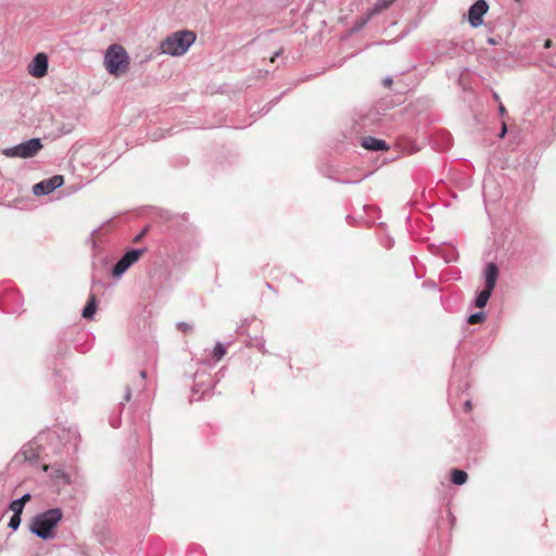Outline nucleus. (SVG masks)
I'll list each match as a JSON object with an SVG mask.
<instances>
[{
  "mask_svg": "<svg viewBox=\"0 0 556 556\" xmlns=\"http://www.w3.org/2000/svg\"><path fill=\"white\" fill-rule=\"evenodd\" d=\"M77 432L65 429H48L38 433L31 441L26 443L21 452L15 455V460L40 464L42 469L49 473L56 484H71L72 477L59 465H48L45 459L50 455L62 453L63 448L71 442L76 445Z\"/></svg>",
  "mask_w": 556,
  "mask_h": 556,
  "instance_id": "1",
  "label": "nucleus"
},
{
  "mask_svg": "<svg viewBox=\"0 0 556 556\" xmlns=\"http://www.w3.org/2000/svg\"><path fill=\"white\" fill-rule=\"evenodd\" d=\"M197 36L191 30H177L169 34L160 43L161 53L170 56H181L194 43Z\"/></svg>",
  "mask_w": 556,
  "mask_h": 556,
  "instance_id": "2",
  "label": "nucleus"
},
{
  "mask_svg": "<svg viewBox=\"0 0 556 556\" xmlns=\"http://www.w3.org/2000/svg\"><path fill=\"white\" fill-rule=\"evenodd\" d=\"M63 513L60 508H51L38 514L31 519L30 531L40 539H53V529L61 521Z\"/></svg>",
  "mask_w": 556,
  "mask_h": 556,
  "instance_id": "3",
  "label": "nucleus"
},
{
  "mask_svg": "<svg viewBox=\"0 0 556 556\" xmlns=\"http://www.w3.org/2000/svg\"><path fill=\"white\" fill-rule=\"evenodd\" d=\"M129 64V56L126 50L117 43L111 45L104 55L105 70L114 76L124 73Z\"/></svg>",
  "mask_w": 556,
  "mask_h": 556,
  "instance_id": "4",
  "label": "nucleus"
},
{
  "mask_svg": "<svg viewBox=\"0 0 556 556\" xmlns=\"http://www.w3.org/2000/svg\"><path fill=\"white\" fill-rule=\"evenodd\" d=\"M391 143L389 144L388 141H361L362 147L369 151H384L393 147L401 154H413L422 149V144H419L418 141H391Z\"/></svg>",
  "mask_w": 556,
  "mask_h": 556,
  "instance_id": "5",
  "label": "nucleus"
},
{
  "mask_svg": "<svg viewBox=\"0 0 556 556\" xmlns=\"http://www.w3.org/2000/svg\"><path fill=\"white\" fill-rule=\"evenodd\" d=\"M42 148L41 141H24L13 148L2 150V154L10 157H31Z\"/></svg>",
  "mask_w": 556,
  "mask_h": 556,
  "instance_id": "6",
  "label": "nucleus"
},
{
  "mask_svg": "<svg viewBox=\"0 0 556 556\" xmlns=\"http://www.w3.org/2000/svg\"><path fill=\"white\" fill-rule=\"evenodd\" d=\"M143 252V249H131L127 251L114 265L112 276L117 279L121 278L122 275L139 260Z\"/></svg>",
  "mask_w": 556,
  "mask_h": 556,
  "instance_id": "7",
  "label": "nucleus"
},
{
  "mask_svg": "<svg viewBox=\"0 0 556 556\" xmlns=\"http://www.w3.org/2000/svg\"><path fill=\"white\" fill-rule=\"evenodd\" d=\"M64 184L62 175H54L43 179L33 186V193L37 197L47 195L60 188Z\"/></svg>",
  "mask_w": 556,
  "mask_h": 556,
  "instance_id": "8",
  "label": "nucleus"
},
{
  "mask_svg": "<svg viewBox=\"0 0 556 556\" xmlns=\"http://www.w3.org/2000/svg\"><path fill=\"white\" fill-rule=\"evenodd\" d=\"M489 10L485 0H477L468 10V22L471 27H479L483 23V16Z\"/></svg>",
  "mask_w": 556,
  "mask_h": 556,
  "instance_id": "9",
  "label": "nucleus"
},
{
  "mask_svg": "<svg viewBox=\"0 0 556 556\" xmlns=\"http://www.w3.org/2000/svg\"><path fill=\"white\" fill-rule=\"evenodd\" d=\"M353 128L364 129L379 121L378 112L375 110L356 111L352 115Z\"/></svg>",
  "mask_w": 556,
  "mask_h": 556,
  "instance_id": "10",
  "label": "nucleus"
},
{
  "mask_svg": "<svg viewBox=\"0 0 556 556\" xmlns=\"http://www.w3.org/2000/svg\"><path fill=\"white\" fill-rule=\"evenodd\" d=\"M48 72V56L45 53H38L28 64V73L36 78L43 77Z\"/></svg>",
  "mask_w": 556,
  "mask_h": 556,
  "instance_id": "11",
  "label": "nucleus"
},
{
  "mask_svg": "<svg viewBox=\"0 0 556 556\" xmlns=\"http://www.w3.org/2000/svg\"><path fill=\"white\" fill-rule=\"evenodd\" d=\"M483 275H484L485 289L493 291L496 286V280L498 277L497 266L494 263H489L484 268Z\"/></svg>",
  "mask_w": 556,
  "mask_h": 556,
  "instance_id": "12",
  "label": "nucleus"
},
{
  "mask_svg": "<svg viewBox=\"0 0 556 556\" xmlns=\"http://www.w3.org/2000/svg\"><path fill=\"white\" fill-rule=\"evenodd\" d=\"M97 311V298L93 293L89 295L88 302L83 309L81 316L85 319H91Z\"/></svg>",
  "mask_w": 556,
  "mask_h": 556,
  "instance_id": "13",
  "label": "nucleus"
},
{
  "mask_svg": "<svg viewBox=\"0 0 556 556\" xmlns=\"http://www.w3.org/2000/svg\"><path fill=\"white\" fill-rule=\"evenodd\" d=\"M396 0H377L371 9L368 11L372 15H377L388 10Z\"/></svg>",
  "mask_w": 556,
  "mask_h": 556,
  "instance_id": "14",
  "label": "nucleus"
},
{
  "mask_svg": "<svg viewBox=\"0 0 556 556\" xmlns=\"http://www.w3.org/2000/svg\"><path fill=\"white\" fill-rule=\"evenodd\" d=\"M30 498V495L27 493V494H24L23 496H21L20 498L17 500H14L11 504H10V509L13 511V514H16V515H21L22 511H23V508H24V505L25 503Z\"/></svg>",
  "mask_w": 556,
  "mask_h": 556,
  "instance_id": "15",
  "label": "nucleus"
},
{
  "mask_svg": "<svg viewBox=\"0 0 556 556\" xmlns=\"http://www.w3.org/2000/svg\"><path fill=\"white\" fill-rule=\"evenodd\" d=\"M491 294H492V291L489 289H485V288L482 291H480L476 296V301H475L476 306L479 308H483L486 305Z\"/></svg>",
  "mask_w": 556,
  "mask_h": 556,
  "instance_id": "16",
  "label": "nucleus"
},
{
  "mask_svg": "<svg viewBox=\"0 0 556 556\" xmlns=\"http://www.w3.org/2000/svg\"><path fill=\"white\" fill-rule=\"evenodd\" d=\"M467 473L464 470L453 469L451 471V480L456 485H462L467 481Z\"/></svg>",
  "mask_w": 556,
  "mask_h": 556,
  "instance_id": "17",
  "label": "nucleus"
},
{
  "mask_svg": "<svg viewBox=\"0 0 556 556\" xmlns=\"http://www.w3.org/2000/svg\"><path fill=\"white\" fill-rule=\"evenodd\" d=\"M226 354V348L220 343L217 342L212 351V357L215 362H218L223 358V356Z\"/></svg>",
  "mask_w": 556,
  "mask_h": 556,
  "instance_id": "18",
  "label": "nucleus"
},
{
  "mask_svg": "<svg viewBox=\"0 0 556 556\" xmlns=\"http://www.w3.org/2000/svg\"><path fill=\"white\" fill-rule=\"evenodd\" d=\"M249 346H255L261 352L265 353V340L263 337H256L251 339L248 343Z\"/></svg>",
  "mask_w": 556,
  "mask_h": 556,
  "instance_id": "19",
  "label": "nucleus"
},
{
  "mask_svg": "<svg viewBox=\"0 0 556 556\" xmlns=\"http://www.w3.org/2000/svg\"><path fill=\"white\" fill-rule=\"evenodd\" d=\"M484 319H485V314L483 312H477V313L471 314L467 318V321L470 325H475V324L482 323Z\"/></svg>",
  "mask_w": 556,
  "mask_h": 556,
  "instance_id": "20",
  "label": "nucleus"
},
{
  "mask_svg": "<svg viewBox=\"0 0 556 556\" xmlns=\"http://www.w3.org/2000/svg\"><path fill=\"white\" fill-rule=\"evenodd\" d=\"M374 15L370 14V12L368 11L367 14L362 17L359 21L356 22V25L354 26V30L355 31H358L361 30L367 23L368 21Z\"/></svg>",
  "mask_w": 556,
  "mask_h": 556,
  "instance_id": "21",
  "label": "nucleus"
},
{
  "mask_svg": "<svg viewBox=\"0 0 556 556\" xmlns=\"http://www.w3.org/2000/svg\"><path fill=\"white\" fill-rule=\"evenodd\" d=\"M21 525V515L13 514L10 518L8 527L11 528L13 531L17 530V528Z\"/></svg>",
  "mask_w": 556,
  "mask_h": 556,
  "instance_id": "22",
  "label": "nucleus"
},
{
  "mask_svg": "<svg viewBox=\"0 0 556 556\" xmlns=\"http://www.w3.org/2000/svg\"><path fill=\"white\" fill-rule=\"evenodd\" d=\"M457 52H458V45L455 42H448V48L446 50V54L450 58H453L457 54Z\"/></svg>",
  "mask_w": 556,
  "mask_h": 556,
  "instance_id": "23",
  "label": "nucleus"
},
{
  "mask_svg": "<svg viewBox=\"0 0 556 556\" xmlns=\"http://www.w3.org/2000/svg\"><path fill=\"white\" fill-rule=\"evenodd\" d=\"M130 397H131V391H130V389L127 387V388H126V391H125L124 400H125L126 402H128V401L130 400Z\"/></svg>",
  "mask_w": 556,
  "mask_h": 556,
  "instance_id": "24",
  "label": "nucleus"
},
{
  "mask_svg": "<svg viewBox=\"0 0 556 556\" xmlns=\"http://www.w3.org/2000/svg\"><path fill=\"white\" fill-rule=\"evenodd\" d=\"M464 408L466 412H470L471 408H472V404H471V401L467 400L465 403H464Z\"/></svg>",
  "mask_w": 556,
  "mask_h": 556,
  "instance_id": "25",
  "label": "nucleus"
},
{
  "mask_svg": "<svg viewBox=\"0 0 556 556\" xmlns=\"http://www.w3.org/2000/svg\"><path fill=\"white\" fill-rule=\"evenodd\" d=\"M178 328L181 329L182 331H187L190 329V326L188 324H185V323H179L178 324Z\"/></svg>",
  "mask_w": 556,
  "mask_h": 556,
  "instance_id": "26",
  "label": "nucleus"
},
{
  "mask_svg": "<svg viewBox=\"0 0 556 556\" xmlns=\"http://www.w3.org/2000/svg\"><path fill=\"white\" fill-rule=\"evenodd\" d=\"M391 84H392V78H391V77H386V78L383 79V85H384L386 87H390V86H391Z\"/></svg>",
  "mask_w": 556,
  "mask_h": 556,
  "instance_id": "27",
  "label": "nucleus"
},
{
  "mask_svg": "<svg viewBox=\"0 0 556 556\" xmlns=\"http://www.w3.org/2000/svg\"><path fill=\"white\" fill-rule=\"evenodd\" d=\"M506 131H507V129H506V125L504 124V125H503V127H502V129H501V132H500V135H498V136H500V138H503V137L505 136Z\"/></svg>",
  "mask_w": 556,
  "mask_h": 556,
  "instance_id": "28",
  "label": "nucleus"
},
{
  "mask_svg": "<svg viewBox=\"0 0 556 556\" xmlns=\"http://www.w3.org/2000/svg\"><path fill=\"white\" fill-rule=\"evenodd\" d=\"M392 244H393L392 240H391V239H388V240H386L384 247H386V248H391V247H392Z\"/></svg>",
  "mask_w": 556,
  "mask_h": 556,
  "instance_id": "29",
  "label": "nucleus"
},
{
  "mask_svg": "<svg viewBox=\"0 0 556 556\" xmlns=\"http://www.w3.org/2000/svg\"><path fill=\"white\" fill-rule=\"evenodd\" d=\"M498 110H500L501 115H504L506 113V110L503 104H500Z\"/></svg>",
  "mask_w": 556,
  "mask_h": 556,
  "instance_id": "30",
  "label": "nucleus"
},
{
  "mask_svg": "<svg viewBox=\"0 0 556 556\" xmlns=\"http://www.w3.org/2000/svg\"><path fill=\"white\" fill-rule=\"evenodd\" d=\"M281 54V51H277L274 56L270 59V62H274L277 56Z\"/></svg>",
  "mask_w": 556,
  "mask_h": 556,
  "instance_id": "31",
  "label": "nucleus"
},
{
  "mask_svg": "<svg viewBox=\"0 0 556 556\" xmlns=\"http://www.w3.org/2000/svg\"><path fill=\"white\" fill-rule=\"evenodd\" d=\"M361 139L371 140V139H377V138L375 136H372V135H368V136L362 137Z\"/></svg>",
  "mask_w": 556,
  "mask_h": 556,
  "instance_id": "32",
  "label": "nucleus"
},
{
  "mask_svg": "<svg viewBox=\"0 0 556 556\" xmlns=\"http://www.w3.org/2000/svg\"><path fill=\"white\" fill-rule=\"evenodd\" d=\"M146 376H147L146 371H144V370H141V371H140V377H141V379H142V380H144V379H146Z\"/></svg>",
  "mask_w": 556,
  "mask_h": 556,
  "instance_id": "33",
  "label": "nucleus"
},
{
  "mask_svg": "<svg viewBox=\"0 0 556 556\" xmlns=\"http://www.w3.org/2000/svg\"><path fill=\"white\" fill-rule=\"evenodd\" d=\"M489 42H490L491 45H494V43H495V40H494L493 38H490V39H489Z\"/></svg>",
  "mask_w": 556,
  "mask_h": 556,
  "instance_id": "34",
  "label": "nucleus"
},
{
  "mask_svg": "<svg viewBox=\"0 0 556 556\" xmlns=\"http://www.w3.org/2000/svg\"><path fill=\"white\" fill-rule=\"evenodd\" d=\"M111 425L113 426V428L118 427V425H117V424H114L113 421H111Z\"/></svg>",
  "mask_w": 556,
  "mask_h": 556,
  "instance_id": "35",
  "label": "nucleus"
},
{
  "mask_svg": "<svg viewBox=\"0 0 556 556\" xmlns=\"http://www.w3.org/2000/svg\"><path fill=\"white\" fill-rule=\"evenodd\" d=\"M363 180V177H359L358 179H356V182H359Z\"/></svg>",
  "mask_w": 556,
  "mask_h": 556,
  "instance_id": "36",
  "label": "nucleus"
},
{
  "mask_svg": "<svg viewBox=\"0 0 556 556\" xmlns=\"http://www.w3.org/2000/svg\"><path fill=\"white\" fill-rule=\"evenodd\" d=\"M363 180V177H359L358 179H356V182H359Z\"/></svg>",
  "mask_w": 556,
  "mask_h": 556,
  "instance_id": "37",
  "label": "nucleus"
},
{
  "mask_svg": "<svg viewBox=\"0 0 556 556\" xmlns=\"http://www.w3.org/2000/svg\"><path fill=\"white\" fill-rule=\"evenodd\" d=\"M363 180V177H359L358 179H356V182H359Z\"/></svg>",
  "mask_w": 556,
  "mask_h": 556,
  "instance_id": "38",
  "label": "nucleus"
}]
</instances>
